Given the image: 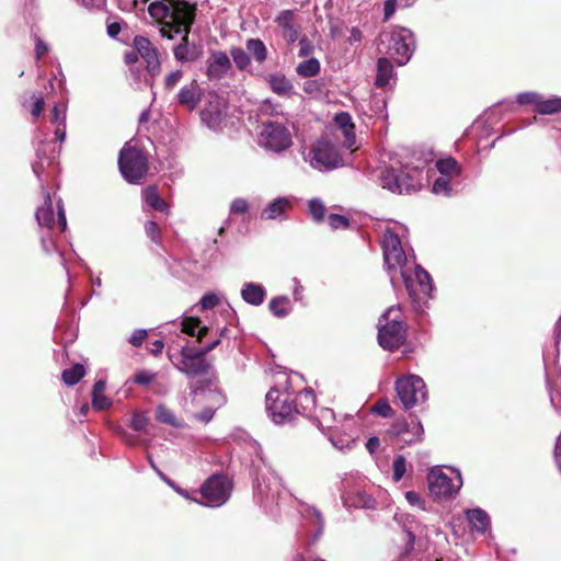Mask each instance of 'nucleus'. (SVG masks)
Here are the masks:
<instances>
[{
    "label": "nucleus",
    "instance_id": "obj_49",
    "mask_svg": "<svg viewBox=\"0 0 561 561\" xmlns=\"http://www.w3.org/2000/svg\"><path fill=\"white\" fill-rule=\"evenodd\" d=\"M432 191L436 195L449 196L451 192L449 179L443 175L436 179Z\"/></svg>",
    "mask_w": 561,
    "mask_h": 561
},
{
    "label": "nucleus",
    "instance_id": "obj_7",
    "mask_svg": "<svg viewBox=\"0 0 561 561\" xmlns=\"http://www.w3.org/2000/svg\"><path fill=\"white\" fill-rule=\"evenodd\" d=\"M427 481L430 492L436 499H451L462 486L460 471L451 468L448 469V472L439 467L432 468Z\"/></svg>",
    "mask_w": 561,
    "mask_h": 561
},
{
    "label": "nucleus",
    "instance_id": "obj_1",
    "mask_svg": "<svg viewBox=\"0 0 561 561\" xmlns=\"http://www.w3.org/2000/svg\"><path fill=\"white\" fill-rule=\"evenodd\" d=\"M150 18L160 26L162 37L173 39L181 35V42L173 47L174 58L180 62L197 58L195 45L188 41L196 18V5L185 0H153L148 5Z\"/></svg>",
    "mask_w": 561,
    "mask_h": 561
},
{
    "label": "nucleus",
    "instance_id": "obj_5",
    "mask_svg": "<svg viewBox=\"0 0 561 561\" xmlns=\"http://www.w3.org/2000/svg\"><path fill=\"white\" fill-rule=\"evenodd\" d=\"M405 341V327L399 307H390L379 319L378 342L383 350L399 348Z\"/></svg>",
    "mask_w": 561,
    "mask_h": 561
},
{
    "label": "nucleus",
    "instance_id": "obj_47",
    "mask_svg": "<svg viewBox=\"0 0 561 561\" xmlns=\"http://www.w3.org/2000/svg\"><path fill=\"white\" fill-rule=\"evenodd\" d=\"M149 424V417L146 412H134L130 420V427L136 432H146Z\"/></svg>",
    "mask_w": 561,
    "mask_h": 561
},
{
    "label": "nucleus",
    "instance_id": "obj_57",
    "mask_svg": "<svg viewBox=\"0 0 561 561\" xmlns=\"http://www.w3.org/2000/svg\"><path fill=\"white\" fill-rule=\"evenodd\" d=\"M219 304V297L214 293L205 294L201 301L199 306L202 310H210L215 308Z\"/></svg>",
    "mask_w": 561,
    "mask_h": 561
},
{
    "label": "nucleus",
    "instance_id": "obj_41",
    "mask_svg": "<svg viewBox=\"0 0 561 561\" xmlns=\"http://www.w3.org/2000/svg\"><path fill=\"white\" fill-rule=\"evenodd\" d=\"M436 168L443 176L458 175L460 173V168L457 161L451 157L438 160L436 162Z\"/></svg>",
    "mask_w": 561,
    "mask_h": 561
},
{
    "label": "nucleus",
    "instance_id": "obj_44",
    "mask_svg": "<svg viewBox=\"0 0 561 561\" xmlns=\"http://www.w3.org/2000/svg\"><path fill=\"white\" fill-rule=\"evenodd\" d=\"M308 210L316 222H321L323 220L325 206L320 198H311L308 202Z\"/></svg>",
    "mask_w": 561,
    "mask_h": 561
},
{
    "label": "nucleus",
    "instance_id": "obj_19",
    "mask_svg": "<svg viewBox=\"0 0 561 561\" xmlns=\"http://www.w3.org/2000/svg\"><path fill=\"white\" fill-rule=\"evenodd\" d=\"M134 46L137 53L145 59L148 71L154 76L160 70V60L158 50L151 42L144 36H136L134 38Z\"/></svg>",
    "mask_w": 561,
    "mask_h": 561
},
{
    "label": "nucleus",
    "instance_id": "obj_59",
    "mask_svg": "<svg viewBox=\"0 0 561 561\" xmlns=\"http://www.w3.org/2000/svg\"><path fill=\"white\" fill-rule=\"evenodd\" d=\"M304 91L308 94H319L323 91V84L319 80H308L304 83Z\"/></svg>",
    "mask_w": 561,
    "mask_h": 561
},
{
    "label": "nucleus",
    "instance_id": "obj_39",
    "mask_svg": "<svg viewBox=\"0 0 561 561\" xmlns=\"http://www.w3.org/2000/svg\"><path fill=\"white\" fill-rule=\"evenodd\" d=\"M320 71V62L317 58L311 57L299 62L296 67V72L298 76L304 78L314 77Z\"/></svg>",
    "mask_w": 561,
    "mask_h": 561
},
{
    "label": "nucleus",
    "instance_id": "obj_12",
    "mask_svg": "<svg viewBox=\"0 0 561 561\" xmlns=\"http://www.w3.org/2000/svg\"><path fill=\"white\" fill-rule=\"evenodd\" d=\"M231 481L224 474L210 476L201 486V494L205 506L219 507L230 497Z\"/></svg>",
    "mask_w": 561,
    "mask_h": 561
},
{
    "label": "nucleus",
    "instance_id": "obj_62",
    "mask_svg": "<svg viewBox=\"0 0 561 561\" xmlns=\"http://www.w3.org/2000/svg\"><path fill=\"white\" fill-rule=\"evenodd\" d=\"M145 230L147 236L154 242H157L160 238V228L156 221H148L145 225Z\"/></svg>",
    "mask_w": 561,
    "mask_h": 561
},
{
    "label": "nucleus",
    "instance_id": "obj_29",
    "mask_svg": "<svg viewBox=\"0 0 561 561\" xmlns=\"http://www.w3.org/2000/svg\"><path fill=\"white\" fill-rule=\"evenodd\" d=\"M466 518L471 529L481 534L484 533L490 522L488 513L481 508L467 510Z\"/></svg>",
    "mask_w": 561,
    "mask_h": 561
},
{
    "label": "nucleus",
    "instance_id": "obj_24",
    "mask_svg": "<svg viewBox=\"0 0 561 561\" xmlns=\"http://www.w3.org/2000/svg\"><path fill=\"white\" fill-rule=\"evenodd\" d=\"M67 105L55 104L50 113V123L55 126V137L58 141L64 142L67 137Z\"/></svg>",
    "mask_w": 561,
    "mask_h": 561
},
{
    "label": "nucleus",
    "instance_id": "obj_36",
    "mask_svg": "<svg viewBox=\"0 0 561 561\" xmlns=\"http://www.w3.org/2000/svg\"><path fill=\"white\" fill-rule=\"evenodd\" d=\"M245 47L248 54L252 56L256 62L263 64L266 60L267 48L263 41H261L260 38H249L245 42Z\"/></svg>",
    "mask_w": 561,
    "mask_h": 561
},
{
    "label": "nucleus",
    "instance_id": "obj_30",
    "mask_svg": "<svg viewBox=\"0 0 561 561\" xmlns=\"http://www.w3.org/2000/svg\"><path fill=\"white\" fill-rule=\"evenodd\" d=\"M298 403L295 404L300 410L297 414H302L308 417L312 416V412L316 409V396L310 388H306L302 391H299L297 394Z\"/></svg>",
    "mask_w": 561,
    "mask_h": 561
},
{
    "label": "nucleus",
    "instance_id": "obj_31",
    "mask_svg": "<svg viewBox=\"0 0 561 561\" xmlns=\"http://www.w3.org/2000/svg\"><path fill=\"white\" fill-rule=\"evenodd\" d=\"M142 199L144 202L150 206L151 208L160 211V213H169L168 204L160 197L158 190L156 186H147L142 191Z\"/></svg>",
    "mask_w": 561,
    "mask_h": 561
},
{
    "label": "nucleus",
    "instance_id": "obj_45",
    "mask_svg": "<svg viewBox=\"0 0 561 561\" xmlns=\"http://www.w3.org/2000/svg\"><path fill=\"white\" fill-rule=\"evenodd\" d=\"M541 94L535 91H527L517 94L516 103L519 105H534L535 112L537 113L538 104L541 100Z\"/></svg>",
    "mask_w": 561,
    "mask_h": 561
},
{
    "label": "nucleus",
    "instance_id": "obj_50",
    "mask_svg": "<svg viewBox=\"0 0 561 561\" xmlns=\"http://www.w3.org/2000/svg\"><path fill=\"white\" fill-rule=\"evenodd\" d=\"M157 378V374L147 369H141L135 373L134 382L139 386H148Z\"/></svg>",
    "mask_w": 561,
    "mask_h": 561
},
{
    "label": "nucleus",
    "instance_id": "obj_58",
    "mask_svg": "<svg viewBox=\"0 0 561 561\" xmlns=\"http://www.w3.org/2000/svg\"><path fill=\"white\" fill-rule=\"evenodd\" d=\"M111 404H112L111 400L106 396H104V392H101L100 394L92 393V407L95 410H99V411L105 410Z\"/></svg>",
    "mask_w": 561,
    "mask_h": 561
},
{
    "label": "nucleus",
    "instance_id": "obj_17",
    "mask_svg": "<svg viewBox=\"0 0 561 561\" xmlns=\"http://www.w3.org/2000/svg\"><path fill=\"white\" fill-rule=\"evenodd\" d=\"M232 65L227 53L222 50H211L206 60V76L210 81H218L226 77L231 70Z\"/></svg>",
    "mask_w": 561,
    "mask_h": 561
},
{
    "label": "nucleus",
    "instance_id": "obj_63",
    "mask_svg": "<svg viewBox=\"0 0 561 561\" xmlns=\"http://www.w3.org/2000/svg\"><path fill=\"white\" fill-rule=\"evenodd\" d=\"M182 77L183 72L181 70L172 71L164 80L165 88L169 90L173 89L182 79Z\"/></svg>",
    "mask_w": 561,
    "mask_h": 561
},
{
    "label": "nucleus",
    "instance_id": "obj_34",
    "mask_svg": "<svg viewBox=\"0 0 561 561\" xmlns=\"http://www.w3.org/2000/svg\"><path fill=\"white\" fill-rule=\"evenodd\" d=\"M346 503L357 508L375 510L377 501L365 491H356L352 496L347 495Z\"/></svg>",
    "mask_w": 561,
    "mask_h": 561
},
{
    "label": "nucleus",
    "instance_id": "obj_61",
    "mask_svg": "<svg viewBox=\"0 0 561 561\" xmlns=\"http://www.w3.org/2000/svg\"><path fill=\"white\" fill-rule=\"evenodd\" d=\"M249 205L248 202L243 198H236L230 206V211L232 214H245L248 211Z\"/></svg>",
    "mask_w": 561,
    "mask_h": 561
},
{
    "label": "nucleus",
    "instance_id": "obj_6",
    "mask_svg": "<svg viewBox=\"0 0 561 561\" xmlns=\"http://www.w3.org/2000/svg\"><path fill=\"white\" fill-rule=\"evenodd\" d=\"M286 387L283 392L271 388L266 393V410L275 424H284L293 420L300 410L295 404L293 393L289 391V377L285 376Z\"/></svg>",
    "mask_w": 561,
    "mask_h": 561
},
{
    "label": "nucleus",
    "instance_id": "obj_21",
    "mask_svg": "<svg viewBox=\"0 0 561 561\" xmlns=\"http://www.w3.org/2000/svg\"><path fill=\"white\" fill-rule=\"evenodd\" d=\"M202 99V89L196 80L191 81L181 88L178 93V102L190 111L196 108Z\"/></svg>",
    "mask_w": 561,
    "mask_h": 561
},
{
    "label": "nucleus",
    "instance_id": "obj_42",
    "mask_svg": "<svg viewBox=\"0 0 561 561\" xmlns=\"http://www.w3.org/2000/svg\"><path fill=\"white\" fill-rule=\"evenodd\" d=\"M561 341V316L559 317L558 321L556 322L554 329H553V345L551 346V350H545L542 353L543 360L547 363L551 357L559 354V344Z\"/></svg>",
    "mask_w": 561,
    "mask_h": 561
},
{
    "label": "nucleus",
    "instance_id": "obj_27",
    "mask_svg": "<svg viewBox=\"0 0 561 561\" xmlns=\"http://www.w3.org/2000/svg\"><path fill=\"white\" fill-rule=\"evenodd\" d=\"M241 297L249 305L261 306L266 297V290L261 284L244 283L241 289Z\"/></svg>",
    "mask_w": 561,
    "mask_h": 561
},
{
    "label": "nucleus",
    "instance_id": "obj_54",
    "mask_svg": "<svg viewBox=\"0 0 561 561\" xmlns=\"http://www.w3.org/2000/svg\"><path fill=\"white\" fill-rule=\"evenodd\" d=\"M158 476L161 480H163L170 488H172L178 494H180L184 499L191 500L193 502H198L197 500L192 499L190 496L187 490L179 486L174 481H172L170 478H168L162 471H158Z\"/></svg>",
    "mask_w": 561,
    "mask_h": 561
},
{
    "label": "nucleus",
    "instance_id": "obj_28",
    "mask_svg": "<svg viewBox=\"0 0 561 561\" xmlns=\"http://www.w3.org/2000/svg\"><path fill=\"white\" fill-rule=\"evenodd\" d=\"M363 113L368 118L387 119V101L382 95L373 94Z\"/></svg>",
    "mask_w": 561,
    "mask_h": 561
},
{
    "label": "nucleus",
    "instance_id": "obj_37",
    "mask_svg": "<svg viewBox=\"0 0 561 561\" xmlns=\"http://www.w3.org/2000/svg\"><path fill=\"white\" fill-rule=\"evenodd\" d=\"M156 419L160 423L171 425L175 428H183L185 423L179 420L174 413L164 404H159L156 409Z\"/></svg>",
    "mask_w": 561,
    "mask_h": 561
},
{
    "label": "nucleus",
    "instance_id": "obj_3",
    "mask_svg": "<svg viewBox=\"0 0 561 561\" xmlns=\"http://www.w3.org/2000/svg\"><path fill=\"white\" fill-rule=\"evenodd\" d=\"M378 49L389 55L399 66H404L415 49L414 34L409 28L400 26L382 32Z\"/></svg>",
    "mask_w": 561,
    "mask_h": 561
},
{
    "label": "nucleus",
    "instance_id": "obj_43",
    "mask_svg": "<svg viewBox=\"0 0 561 561\" xmlns=\"http://www.w3.org/2000/svg\"><path fill=\"white\" fill-rule=\"evenodd\" d=\"M230 55L239 70L247 69L251 64L250 55L241 47H232Z\"/></svg>",
    "mask_w": 561,
    "mask_h": 561
},
{
    "label": "nucleus",
    "instance_id": "obj_25",
    "mask_svg": "<svg viewBox=\"0 0 561 561\" xmlns=\"http://www.w3.org/2000/svg\"><path fill=\"white\" fill-rule=\"evenodd\" d=\"M275 22L283 30V37L287 43H294L298 39V28L295 25L294 12L284 10L276 16Z\"/></svg>",
    "mask_w": 561,
    "mask_h": 561
},
{
    "label": "nucleus",
    "instance_id": "obj_16",
    "mask_svg": "<svg viewBox=\"0 0 561 561\" xmlns=\"http://www.w3.org/2000/svg\"><path fill=\"white\" fill-rule=\"evenodd\" d=\"M334 419L335 414L333 410L329 408H322L320 409L319 413L314 416V422L322 432H324L325 428L329 431L327 435L335 448L340 450L350 448L351 445L354 443L351 436H345L339 439L335 438V432L332 430V423Z\"/></svg>",
    "mask_w": 561,
    "mask_h": 561
},
{
    "label": "nucleus",
    "instance_id": "obj_10",
    "mask_svg": "<svg viewBox=\"0 0 561 561\" xmlns=\"http://www.w3.org/2000/svg\"><path fill=\"white\" fill-rule=\"evenodd\" d=\"M396 392L404 409L410 410L427 399L424 380L416 375H408L396 381Z\"/></svg>",
    "mask_w": 561,
    "mask_h": 561
},
{
    "label": "nucleus",
    "instance_id": "obj_14",
    "mask_svg": "<svg viewBox=\"0 0 561 561\" xmlns=\"http://www.w3.org/2000/svg\"><path fill=\"white\" fill-rule=\"evenodd\" d=\"M43 194L44 203L41 207L37 208L35 214L39 227L47 228L49 231L55 227H58L59 230L64 232L67 228V220L61 199H59L57 203V219H55L50 194L44 188Z\"/></svg>",
    "mask_w": 561,
    "mask_h": 561
},
{
    "label": "nucleus",
    "instance_id": "obj_52",
    "mask_svg": "<svg viewBox=\"0 0 561 561\" xmlns=\"http://www.w3.org/2000/svg\"><path fill=\"white\" fill-rule=\"evenodd\" d=\"M309 511L312 514V516L314 517V524L317 527L316 533L312 537V542L314 543L323 534L324 519H323L321 512L319 510H317L316 507H310Z\"/></svg>",
    "mask_w": 561,
    "mask_h": 561
},
{
    "label": "nucleus",
    "instance_id": "obj_35",
    "mask_svg": "<svg viewBox=\"0 0 561 561\" xmlns=\"http://www.w3.org/2000/svg\"><path fill=\"white\" fill-rule=\"evenodd\" d=\"M182 332L196 336L198 341H202L208 332L207 327H201V320L198 318L187 317L182 321Z\"/></svg>",
    "mask_w": 561,
    "mask_h": 561
},
{
    "label": "nucleus",
    "instance_id": "obj_9",
    "mask_svg": "<svg viewBox=\"0 0 561 561\" xmlns=\"http://www.w3.org/2000/svg\"><path fill=\"white\" fill-rule=\"evenodd\" d=\"M305 161L314 170L325 172L341 165L342 159L336 147L327 139H318L305 156Z\"/></svg>",
    "mask_w": 561,
    "mask_h": 561
},
{
    "label": "nucleus",
    "instance_id": "obj_46",
    "mask_svg": "<svg viewBox=\"0 0 561 561\" xmlns=\"http://www.w3.org/2000/svg\"><path fill=\"white\" fill-rule=\"evenodd\" d=\"M256 491L259 495L264 497L267 502L276 501L279 494L278 489L273 490L270 483L265 481V479L257 481Z\"/></svg>",
    "mask_w": 561,
    "mask_h": 561
},
{
    "label": "nucleus",
    "instance_id": "obj_48",
    "mask_svg": "<svg viewBox=\"0 0 561 561\" xmlns=\"http://www.w3.org/2000/svg\"><path fill=\"white\" fill-rule=\"evenodd\" d=\"M32 104L28 105V110L34 118H38L43 112L45 100L42 93H33L31 96ZM24 106H27L24 103Z\"/></svg>",
    "mask_w": 561,
    "mask_h": 561
},
{
    "label": "nucleus",
    "instance_id": "obj_13",
    "mask_svg": "<svg viewBox=\"0 0 561 561\" xmlns=\"http://www.w3.org/2000/svg\"><path fill=\"white\" fill-rule=\"evenodd\" d=\"M205 356L206 355H204L199 348L183 346L180 352V360L175 366L188 378L203 376L206 375L211 367Z\"/></svg>",
    "mask_w": 561,
    "mask_h": 561
},
{
    "label": "nucleus",
    "instance_id": "obj_55",
    "mask_svg": "<svg viewBox=\"0 0 561 561\" xmlns=\"http://www.w3.org/2000/svg\"><path fill=\"white\" fill-rule=\"evenodd\" d=\"M373 411L382 417H390L393 414L392 408L386 399L378 400Z\"/></svg>",
    "mask_w": 561,
    "mask_h": 561
},
{
    "label": "nucleus",
    "instance_id": "obj_32",
    "mask_svg": "<svg viewBox=\"0 0 561 561\" xmlns=\"http://www.w3.org/2000/svg\"><path fill=\"white\" fill-rule=\"evenodd\" d=\"M268 83L273 92L282 96H289L294 92V85L284 75H271Z\"/></svg>",
    "mask_w": 561,
    "mask_h": 561
},
{
    "label": "nucleus",
    "instance_id": "obj_53",
    "mask_svg": "<svg viewBox=\"0 0 561 561\" xmlns=\"http://www.w3.org/2000/svg\"><path fill=\"white\" fill-rule=\"evenodd\" d=\"M328 224L333 229H346L350 226V219L343 215L331 214L328 217Z\"/></svg>",
    "mask_w": 561,
    "mask_h": 561
},
{
    "label": "nucleus",
    "instance_id": "obj_33",
    "mask_svg": "<svg viewBox=\"0 0 561 561\" xmlns=\"http://www.w3.org/2000/svg\"><path fill=\"white\" fill-rule=\"evenodd\" d=\"M268 309L276 318L282 319L291 312L293 306L289 297L282 295L271 299Z\"/></svg>",
    "mask_w": 561,
    "mask_h": 561
},
{
    "label": "nucleus",
    "instance_id": "obj_40",
    "mask_svg": "<svg viewBox=\"0 0 561 561\" xmlns=\"http://www.w3.org/2000/svg\"><path fill=\"white\" fill-rule=\"evenodd\" d=\"M84 375L85 369L83 365L76 364L72 367L67 368L62 371V380L68 386H75L83 378Z\"/></svg>",
    "mask_w": 561,
    "mask_h": 561
},
{
    "label": "nucleus",
    "instance_id": "obj_64",
    "mask_svg": "<svg viewBox=\"0 0 561 561\" xmlns=\"http://www.w3.org/2000/svg\"><path fill=\"white\" fill-rule=\"evenodd\" d=\"M214 415H215V409L207 407V408H204L201 412L196 413L194 416L196 420H198L203 423H208L213 420Z\"/></svg>",
    "mask_w": 561,
    "mask_h": 561
},
{
    "label": "nucleus",
    "instance_id": "obj_20",
    "mask_svg": "<svg viewBox=\"0 0 561 561\" xmlns=\"http://www.w3.org/2000/svg\"><path fill=\"white\" fill-rule=\"evenodd\" d=\"M423 434V426L416 417L398 425L397 435L407 445L422 440Z\"/></svg>",
    "mask_w": 561,
    "mask_h": 561
},
{
    "label": "nucleus",
    "instance_id": "obj_11",
    "mask_svg": "<svg viewBox=\"0 0 561 561\" xmlns=\"http://www.w3.org/2000/svg\"><path fill=\"white\" fill-rule=\"evenodd\" d=\"M259 144L264 149L274 153H282L293 146L291 133L278 122L263 124Z\"/></svg>",
    "mask_w": 561,
    "mask_h": 561
},
{
    "label": "nucleus",
    "instance_id": "obj_8",
    "mask_svg": "<svg viewBox=\"0 0 561 561\" xmlns=\"http://www.w3.org/2000/svg\"><path fill=\"white\" fill-rule=\"evenodd\" d=\"M118 168L128 183L137 184L147 174V158L141 150L124 146L119 151Z\"/></svg>",
    "mask_w": 561,
    "mask_h": 561
},
{
    "label": "nucleus",
    "instance_id": "obj_60",
    "mask_svg": "<svg viewBox=\"0 0 561 561\" xmlns=\"http://www.w3.org/2000/svg\"><path fill=\"white\" fill-rule=\"evenodd\" d=\"M147 334H148L147 330H145V329L135 330L131 333L130 337L128 339V342L133 346L139 347L144 343L145 339L147 337Z\"/></svg>",
    "mask_w": 561,
    "mask_h": 561
},
{
    "label": "nucleus",
    "instance_id": "obj_51",
    "mask_svg": "<svg viewBox=\"0 0 561 561\" xmlns=\"http://www.w3.org/2000/svg\"><path fill=\"white\" fill-rule=\"evenodd\" d=\"M392 469L393 480L396 482L400 481L407 471V460L402 455L396 456V458L393 459Z\"/></svg>",
    "mask_w": 561,
    "mask_h": 561
},
{
    "label": "nucleus",
    "instance_id": "obj_2",
    "mask_svg": "<svg viewBox=\"0 0 561 561\" xmlns=\"http://www.w3.org/2000/svg\"><path fill=\"white\" fill-rule=\"evenodd\" d=\"M382 252L385 266L393 288L397 287L399 280H402L407 291L414 296V280L412 278V270H414L417 285L425 296L434 290L431 275L415 263L414 257L409 259L399 236L392 230H386L383 233Z\"/></svg>",
    "mask_w": 561,
    "mask_h": 561
},
{
    "label": "nucleus",
    "instance_id": "obj_23",
    "mask_svg": "<svg viewBox=\"0 0 561 561\" xmlns=\"http://www.w3.org/2000/svg\"><path fill=\"white\" fill-rule=\"evenodd\" d=\"M334 122L344 137V147L352 149L356 142V136L351 115L347 112L337 113L334 117Z\"/></svg>",
    "mask_w": 561,
    "mask_h": 561
},
{
    "label": "nucleus",
    "instance_id": "obj_15",
    "mask_svg": "<svg viewBox=\"0 0 561 561\" xmlns=\"http://www.w3.org/2000/svg\"><path fill=\"white\" fill-rule=\"evenodd\" d=\"M225 101L216 92H209L206 105L201 112V118L208 128L217 130L225 119Z\"/></svg>",
    "mask_w": 561,
    "mask_h": 561
},
{
    "label": "nucleus",
    "instance_id": "obj_4",
    "mask_svg": "<svg viewBox=\"0 0 561 561\" xmlns=\"http://www.w3.org/2000/svg\"><path fill=\"white\" fill-rule=\"evenodd\" d=\"M422 170L419 168H393L386 167L380 172L382 187L397 194H409L421 187Z\"/></svg>",
    "mask_w": 561,
    "mask_h": 561
},
{
    "label": "nucleus",
    "instance_id": "obj_22",
    "mask_svg": "<svg viewBox=\"0 0 561 561\" xmlns=\"http://www.w3.org/2000/svg\"><path fill=\"white\" fill-rule=\"evenodd\" d=\"M396 82V72L391 61L387 57H380L377 61V75L375 85L381 89L392 87Z\"/></svg>",
    "mask_w": 561,
    "mask_h": 561
},
{
    "label": "nucleus",
    "instance_id": "obj_18",
    "mask_svg": "<svg viewBox=\"0 0 561 561\" xmlns=\"http://www.w3.org/2000/svg\"><path fill=\"white\" fill-rule=\"evenodd\" d=\"M491 116L485 112L479 116L471 125L469 134L476 138L477 149L480 153L491 148Z\"/></svg>",
    "mask_w": 561,
    "mask_h": 561
},
{
    "label": "nucleus",
    "instance_id": "obj_56",
    "mask_svg": "<svg viewBox=\"0 0 561 561\" xmlns=\"http://www.w3.org/2000/svg\"><path fill=\"white\" fill-rule=\"evenodd\" d=\"M516 107V103L512 100H502L493 104V118L497 115V113H511Z\"/></svg>",
    "mask_w": 561,
    "mask_h": 561
},
{
    "label": "nucleus",
    "instance_id": "obj_38",
    "mask_svg": "<svg viewBox=\"0 0 561 561\" xmlns=\"http://www.w3.org/2000/svg\"><path fill=\"white\" fill-rule=\"evenodd\" d=\"M561 112V96H551L543 99L541 96L540 103L538 104L537 113L540 115H552Z\"/></svg>",
    "mask_w": 561,
    "mask_h": 561
},
{
    "label": "nucleus",
    "instance_id": "obj_26",
    "mask_svg": "<svg viewBox=\"0 0 561 561\" xmlns=\"http://www.w3.org/2000/svg\"><path fill=\"white\" fill-rule=\"evenodd\" d=\"M291 207L293 204L288 197L275 198L262 210L261 218L266 220L282 218Z\"/></svg>",
    "mask_w": 561,
    "mask_h": 561
}]
</instances>
